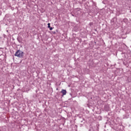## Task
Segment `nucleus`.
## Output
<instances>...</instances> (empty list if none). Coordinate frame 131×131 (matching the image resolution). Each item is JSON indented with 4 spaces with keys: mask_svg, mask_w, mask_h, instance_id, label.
<instances>
[{
    "mask_svg": "<svg viewBox=\"0 0 131 131\" xmlns=\"http://www.w3.org/2000/svg\"><path fill=\"white\" fill-rule=\"evenodd\" d=\"M14 56H15V57H17L18 58H23V56H24V52L21 50H17L15 52Z\"/></svg>",
    "mask_w": 131,
    "mask_h": 131,
    "instance_id": "obj_1",
    "label": "nucleus"
},
{
    "mask_svg": "<svg viewBox=\"0 0 131 131\" xmlns=\"http://www.w3.org/2000/svg\"><path fill=\"white\" fill-rule=\"evenodd\" d=\"M61 93H62L63 96H65V95H66L67 92H66V90H61Z\"/></svg>",
    "mask_w": 131,
    "mask_h": 131,
    "instance_id": "obj_2",
    "label": "nucleus"
},
{
    "mask_svg": "<svg viewBox=\"0 0 131 131\" xmlns=\"http://www.w3.org/2000/svg\"><path fill=\"white\" fill-rule=\"evenodd\" d=\"M48 28H51V24L48 23Z\"/></svg>",
    "mask_w": 131,
    "mask_h": 131,
    "instance_id": "obj_3",
    "label": "nucleus"
},
{
    "mask_svg": "<svg viewBox=\"0 0 131 131\" xmlns=\"http://www.w3.org/2000/svg\"><path fill=\"white\" fill-rule=\"evenodd\" d=\"M50 28V30H53V28L50 27V28Z\"/></svg>",
    "mask_w": 131,
    "mask_h": 131,
    "instance_id": "obj_4",
    "label": "nucleus"
}]
</instances>
